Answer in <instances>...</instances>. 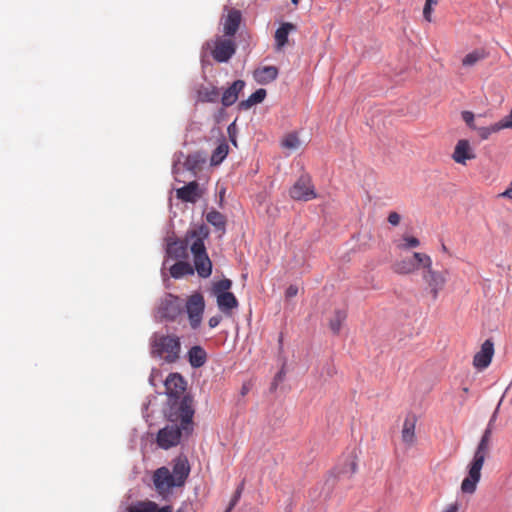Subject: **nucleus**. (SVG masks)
<instances>
[{"label":"nucleus","mask_w":512,"mask_h":512,"mask_svg":"<svg viewBox=\"0 0 512 512\" xmlns=\"http://www.w3.org/2000/svg\"><path fill=\"white\" fill-rule=\"evenodd\" d=\"M206 220L208 221V223H210L211 225L215 226L218 229H225L226 218L222 213L216 210L210 211L206 215Z\"/></svg>","instance_id":"nucleus-32"},{"label":"nucleus","mask_w":512,"mask_h":512,"mask_svg":"<svg viewBox=\"0 0 512 512\" xmlns=\"http://www.w3.org/2000/svg\"><path fill=\"white\" fill-rule=\"evenodd\" d=\"M186 312L189 319L190 327L196 330L200 327L205 309V301L203 295L194 293L188 297L186 301Z\"/></svg>","instance_id":"nucleus-8"},{"label":"nucleus","mask_w":512,"mask_h":512,"mask_svg":"<svg viewBox=\"0 0 512 512\" xmlns=\"http://www.w3.org/2000/svg\"><path fill=\"white\" fill-rule=\"evenodd\" d=\"M441 249L443 252L447 253L448 252V249L446 247V245L443 243L442 246H441Z\"/></svg>","instance_id":"nucleus-49"},{"label":"nucleus","mask_w":512,"mask_h":512,"mask_svg":"<svg viewBox=\"0 0 512 512\" xmlns=\"http://www.w3.org/2000/svg\"><path fill=\"white\" fill-rule=\"evenodd\" d=\"M242 21V14L237 9H229L222 17L223 33L225 37L232 38L238 31Z\"/></svg>","instance_id":"nucleus-14"},{"label":"nucleus","mask_w":512,"mask_h":512,"mask_svg":"<svg viewBox=\"0 0 512 512\" xmlns=\"http://www.w3.org/2000/svg\"><path fill=\"white\" fill-rule=\"evenodd\" d=\"M437 0H425V4H429L430 6L437 5Z\"/></svg>","instance_id":"nucleus-47"},{"label":"nucleus","mask_w":512,"mask_h":512,"mask_svg":"<svg viewBox=\"0 0 512 512\" xmlns=\"http://www.w3.org/2000/svg\"><path fill=\"white\" fill-rule=\"evenodd\" d=\"M415 426H416V419L414 417H407L404 420L403 428L401 431V438H402V441L408 446L413 445L415 442V439H416Z\"/></svg>","instance_id":"nucleus-23"},{"label":"nucleus","mask_w":512,"mask_h":512,"mask_svg":"<svg viewBox=\"0 0 512 512\" xmlns=\"http://www.w3.org/2000/svg\"><path fill=\"white\" fill-rule=\"evenodd\" d=\"M151 354L168 364L177 362L181 354L180 337L176 334L154 333L150 340Z\"/></svg>","instance_id":"nucleus-3"},{"label":"nucleus","mask_w":512,"mask_h":512,"mask_svg":"<svg viewBox=\"0 0 512 512\" xmlns=\"http://www.w3.org/2000/svg\"><path fill=\"white\" fill-rule=\"evenodd\" d=\"M508 118H510V120H512V110L510 111Z\"/></svg>","instance_id":"nucleus-53"},{"label":"nucleus","mask_w":512,"mask_h":512,"mask_svg":"<svg viewBox=\"0 0 512 512\" xmlns=\"http://www.w3.org/2000/svg\"><path fill=\"white\" fill-rule=\"evenodd\" d=\"M165 415L170 423L182 426L186 434H189L192 430V418L194 415L192 399L189 396L168 398Z\"/></svg>","instance_id":"nucleus-5"},{"label":"nucleus","mask_w":512,"mask_h":512,"mask_svg":"<svg viewBox=\"0 0 512 512\" xmlns=\"http://www.w3.org/2000/svg\"><path fill=\"white\" fill-rule=\"evenodd\" d=\"M202 193L199 184L196 181H191L187 185L176 190V196L183 202L195 203Z\"/></svg>","instance_id":"nucleus-16"},{"label":"nucleus","mask_w":512,"mask_h":512,"mask_svg":"<svg viewBox=\"0 0 512 512\" xmlns=\"http://www.w3.org/2000/svg\"><path fill=\"white\" fill-rule=\"evenodd\" d=\"M506 128L512 129V120H510L508 117L494 124V130L500 131Z\"/></svg>","instance_id":"nucleus-38"},{"label":"nucleus","mask_w":512,"mask_h":512,"mask_svg":"<svg viewBox=\"0 0 512 512\" xmlns=\"http://www.w3.org/2000/svg\"><path fill=\"white\" fill-rule=\"evenodd\" d=\"M213 59L219 63L228 62L236 52V43L230 37L216 36L205 43Z\"/></svg>","instance_id":"nucleus-7"},{"label":"nucleus","mask_w":512,"mask_h":512,"mask_svg":"<svg viewBox=\"0 0 512 512\" xmlns=\"http://www.w3.org/2000/svg\"><path fill=\"white\" fill-rule=\"evenodd\" d=\"M193 273V267L185 261H179L170 268V274L173 278H181L185 275H192Z\"/></svg>","instance_id":"nucleus-26"},{"label":"nucleus","mask_w":512,"mask_h":512,"mask_svg":"<svg viewBox=\"0 0 512 512\" xmlns=\"http://www.w3.org/2000/svg\"><path fill=\"white\" fill-rule=\"evenodd\" d=\"M209 235V229L205 225H201L196 229H192L189 237H196L191 243V253L193 254L194 267L197 274L202 278H208L212 273V262L206 252L204 240Z\"/></svg>","instance_id":"nucleus-4"},{"label":"nucleus","mask_w":512,"mask_h":512,"mask_svg":"<svg viewBox=\"0 0 512 512\" xmlns=\"http://www.w3.org/2000/svg\"><path fill=\"white\" fill-rule=\"evenodd\" d=\"M221 320L222 317L220 315L212 316L208 321V325L210 328H215L220 324Z\"/></svg>","instance_id":"nucleus-42"},{"label":"nucleus","mask_w":512,"mask_h":512,"mask_svg":"<svg viewBox=\"0 0 512 512\" xmlns=\"http://www.w3.org/2000/svg\"><path fill=\"white\" fill-rule=\"evenodd\" d=\"M494 356V343L491 339H487L481 345L480 350L473 357V366L482 371L486 369Z\"/></svg>","instance_id":"nucleus-13"},{"label":"nucleus","mask_w":512,"mask_h":512,"mask_svg":"<svg viewBox=\"0 0 512 512\" xmlns=\"http://www.w3.org/2000/svg\"><path fill=\"white\" fill-rule=\"evenodd\" d=\"M241 493H242V486H240L239 488H237L234 496L232 497L229 505L235 507V505L238 503L239 499H240V496H241Z\"/></svg>","instance_id":"nucleus-44"},{"label":"nucleus","mask_w":512,"mask_h":512,"mask_svg":"<svg viewBox=\"0 0 512 512\" xmlns=\"http://www.w3.org/2000/svg\"><path fill=\"white\" fill-rule=\"evenodd\" d=\"M183 303L177 296L171 294L167 295L158 308V313L161 318L174 321L182 313Z\"/></svg>","instance_id":"nucleus-10"},{"label":"nucleus","mask_w":512,"mask_h":512,"mask_svg":"<svg viewBox=\"0 0 512 512\" xmlns=\"http://www.w3.org/2000/svg\"><path fill=\"white\" fill-rule=\"evenodd\" d=\"M234 507L229 505L225 512H231Z\"/></svg>","instance_id":"nucleus-50"},{"label":"nucleus","mask_w":512,"mask_h":512,"mask_svg":"<svg viewBox=\"0 0 512 512\" xmlns=\"http://www.w3.org/2000/svg\"><path fill=\"white\" fill-rule=\"evenodd\" d=\"M298 293V288L295 285H290L285 292L287 298L295 297Z\"/></svg>","instance_id":"nucleus-43"},{"label":"nucleus","mask_w":512,"mask_h":512,"mask_svg":"<svg viewBox=\"0 0 512 512\" xmlns=\"http://www.w3.org/2000/svg\"><path fill=\"white\" fill-rule=\"evenodd\" d=\"M165 389L168 398H182L181 395L186 389V381L179 373H171L165 380Z\"/></svg>","instance_id":"nucleus-15"},{"label":"nucleus","mask_w":512,"mask_h":512,"mask_svg":"<svg viewBox=\"0 0 512 512\" xmlns=\"http://www.w3.org/2000/svg\"><path fill=\"white\" fill-rule=\"evenodd\" d=\"M266 97L265 89H258L254 93H252L248 99L243 100L239 104V108L243 110H247L251 108L253 105L261 103Z\"/></svg>","instance_id":"nucleus-27"},{"label":"nucleus","mask_w":512,"mask_h":512,"mask_svg":"<svg viewBox=\"0 0 512 512\" xmlns=\"http://www.w3.org/2000/svg\"><path fill=\"white\" fill-rule=\"evenodd\" d=\"M476 130H477L480 138L483 140L488 139L492 133L498 132V130H494V124L489 127H480V128L476 127Z\"/></svg>","instance_id":"nucleus-36"},{"label":"nucleus","mask_w":512,"mask_h":512,"mask_svg":"<svg viewBox=\"0 0 512 512\" xmlns=\"http://www.w3.org/2000/svg\"><path fill=\"white\" fill-rule=\"evenodd\" d=\"M192 230H189L183 240L176 239L167 243V254L175 259H186L188 257V245L196 239V237H189Z\"/></svg>","instance_id":"nucleus-12"},{"label":"nucleus","mask_w":512,"mask_h":512,"mask_svg":"<svg viewBox=\"0 0 512 512\" xmlns=\"http://www.w3.org/2000/svg\"><path fill=\"white\" fill-rule=\"evenodd\" d=\"M484 52L480 50L472 51L471 53H468L462 60V64L464 66H473L476 64L479 60L484 58Z\"/></svg>","instance_id":"nucleus-33"},{"label":"nucleus","mask_w":512,"mask_h":512,"mask_svg":"<svg viewBox=\"0 0 512 512\" xmlns=\"http://www.w3.org/2000/svg\"><path fill=\"white\" fill-rule=\"evenodd\" d=\"M245 82L243 80L234 81L230 87H228L222 95L221 103L225 107L233 105L239 97V93L244 89Z\"/></svg>","instance_id":"nucleus-18"},{"label":"nucleus","mask_w":512,"mask_h":512,"mask_svg":"<svg viewBox=\"0 0 512 512\" xmlns=\"http://www.w3.org/2000/svg\"><path fill=\"white\" fill-rule=\"evenodd\" d=\"M296 27L291 23H283L275 32L276 48L280 50L288 42V35Z\"/></svg>","instance_id":"nucleus-25"},{"label":"nucleus","mask_w":512,"mask_h":512,"mask_svg":"<svg viewBox=\"0 0 512 512\" xmlns=\"http://www.w3.org/2000/svg\"><path fill=\"white\" fill-rule=\"evenodd\" d=\"M257 83L265 85L274 81L278 76V69L275 66H263L257 68L253 73Z\"/></svg>","instance_id":"nucleus-19"},{"label":"nucleus","mask_w":512,"mask_h":512,"mask_svg":"<svg viewBox=\"0 0 512 512\" xmlns=\"http://www.w3.org/2000/svg\"><path fill=\"white\" fill-rule=\"evenodd\" d=\"M462 119L465 121V123L472 129H476V126L474 125V114L470 111H463L462 112Z\"/></svg>","instance_id":"nucleus-37"},{"label":"nucleus","mask_w":512,"mask_h":512,"mask_svg":"<svg viewBox=\"0 0 512 512\" xmlns=\"http://www.w3.org/2000/svg\"><path fill=\"white\" fill-rule=\"evenodd\" d=\"M291 2H292L294 5H298L299 0H291Z\"/></svg>","instance_id":"nucleus-51"},{"label":"nucleus","mask_w":512,"mask_h":512,"mask_svg":"<svg viewBox=\"0 0 512 512\" xmlns=\"http://www.w3.org/2000/svg\"><path fill=\"white\" fill-rule=\"evenodd\" d=\"M419 266H422V264H419L418 261L414 258H405L399 261H396L393 264V271L399 275H408L414 273L416 270H418Z\"/></svg>","instance_id":"nucleus-20"},{"label":"nucleus","mask_w":512,"mask_h":512,"mask_svg":"<svg viewBox=\"0 0 512 512\" xmlns=\"http://www.w3.org/2000/svg\"><path fill=\"white\" fill-rule=\"evenodd\" d=\"M232 282L229 279H222L216 282L213 286V292L215 296L219 293H230L228 290L231 288Z\"/></svg>","instance_id":"nucleus-34"},{"label":"nucleus","mask_w":512,"mask_h":512,"mask_svg":"<svg viewBox=\"0 0 512 512\" xmlns=\"http://www.w3.org/2000/svg\"><path fill=\"white\" fill-rule=\"evenodd\" d=\"M401 217L397 212H390L388 215V222L393 225L397 226L400 223Z\"/></svg>","instance_id":"nucleus-39"},{"label":"nucleus","mask_w":512,"mask_h":512,"mask_svg":"<svg viewBox=\"0 0 512 512\" xmlns=\"http://www.w3.org/2000/svg\"><path fill=\"white\" fill-rule=\"evenodd\" d=\"M403 244L400 245L401 249L416 248L420 245V241L414 236H403Z\"/></svg>","instance_id":"nucleus-35"},{"label":"nucleus","mask_w":512,"mask_h":512,"mask_svg":"<svg viewBox=\"0 0 512 512\" xmlns=\"http://www.w3.org/2000/svg\"><path fill=\"white\" fill-rule=\"evenodd\" d=\"M190 473V465L185 456H178L172 461V471L165 466L156 469L152 480L156 492L166 497L175 487H182Z\"/></svg>","instance_id":"nucleus-1"},{"label":"nucleus","mask_w":512,"mask_h":512,"mask_svg":"<svg viewBox=\"0 0 512 512\" xmlns=\"http://www.w3.org/2000/svg\"><path fill=\"white\" fill-rule=\"evenodd\" d=\"M290 196L294 200L302 201H309L316 198V193L310 178L301 176L290 189Z\"/></svg>","instance_id":"nucleus-11"},{"label":"nucleus","mask_w":512,"mask_h":512,"mask_svg":"<svg viewBox=\"0 0 512 512\" xmlns=\"http://www.w3.org/2000/svg\"><path fill=\"white\" fill-rule=\"evenodd\" d=\"M188 361L193 368H200L207 361V353L201 346H193L188 351Z\"/></svg>","instance_id":"nucleus-22"},{"label":"nucleus","mask_w":512,"mask_h":512,"mask_svg":"<svg viewBox=\"0 0 512 512\" xmlns=\"http://www.w3.org/2000/svg\"><path fill=\"white\" fill-rule=\"evenodd\" d=\"M474 158L475 154L470 147L469 141L465 139L459 140L452 154V159L456 163L465 165L467 160H472Z\"/></svg>","instance_id":"nucleus-17"},{"label":"nucleus","mask_w":512,"mask_h":512,"mask_svg":"<svg viewBox=\"0 0 512 512\" xmlns=\"http://www.w3.org/2000/svg\"><path fill=\"white\" fill-rule=\"evenodd\" d=\"M460 509V503L455 501L448 504L441 512H458Z\"/></svg>","instance_id":"nucleus-41"},{"label":"nucleus","mask_w":512,"mask_h":512,"mask_svg":"<svg viewBox=\"0 0 512 512\" xmlns=\"http://www.w3.org/2000/svg\"><path fill=\"white\" fill-rule=\"evenodd\" d=\"M176 512H186L183 507L179 508Z\"/></svg>","instance_id":"nucleus-52"},{"label":"nucleus","mask_w":512,"mask_h":512,"mask_svg":"<svg viewBox=\"0 0 512 512\" xmlns=\"http://www.w3.org/2000/svg\"><path fill=\"white\" fill-rule=\"evenodd\" d=\"M186 433L178 424H168L157 433L156 442L162 449H169L180 443L182 434Z\"/></svg>","instance_id":"nucleus-9"},{"label":"nucleus","mask_w":512,"mask_h":512,"mask_svg":"<svg viewBox=\"0 0 512 512\" xmlns=\"http://www.w3.org/2000/svg\"><path fill=\"white\" fill-rule=\"evenodd\" d=\"M346 318L347 312L345 310H335L329 322V327L334 334H338L340 332L342 324L346 320Z\"/></svg>","instance_id":"nucleus-28"},{"label":"nucleus","mask_w":512,"mask_h":512,"mask_svg":"<svg viewBox=\"0 0 512 512\" xmlns=\"http://www.w3.org/2000/svg\"><path fill=\"white\" fill-rule=\"evenodd\" d=\"M414 258L419 264H422L425 269L423 272V279L429 287L430 294L433 300H436L446 285V276L440 271L432 268V259L429 255L420 252H414Z\"/></svg>","instance_id":"nucleus-6"},{"label":"nucleus","mask_w":512,"mask_h":512,"mask_svg":"<svg viewBox=\"0 0 512 512\" xmlns=\"http://www.w3.org/2000/svg\"><path fill=\"white\" fill-rule=\"evenodd\" d=\"M197 97L201 102L214 103L219 98V90L212 85H201L197 90Z\"/></svg>","instance_id":"nucleus-24"},{"label":"nucleus","mask_w":512,"mask_h":512,"mask_svg":"<svg viewBox=\"0 0 512 512\" xmlns=\"http://www.w3.org/2000/svg\"><path fill=\"white\" fill-rule=\"evenodd\" d=\"M502 197H505V198H509V199H512V180H511V183H510V187L508 189H506L502 194H501Z\"/></svg>","instance_id":"nucleus-45"},{"label":"nucleus","mask_w":512,"mask_h":512,"mask_svg":"<svg viewBox=\"0 0 512 512\" xmlns=\"http://www.w3.org/2000/svg\"><path fill=\"white\" fill-rule=\"evenodd\" d=\"M432 11L433 6H430L429 4H425L423 8V16L426 21L431 22L432 21Z\"/></svg>","instance_id":"nucleus-40"},{"label":"nucleus","mask_w":512,"mask_h":512,"mask_svg":"<svg viewBox=\"0 0 512 512\" xmlns=\"http://www.w3.org/2000/svg\"><path fill=\"white\" fill-rule=\"evenodd\" d=\"M155 512H173V511H172V507L171 506H163L161 508H159L157 506V510H155Z\"/></svg>","instance_id":"nucleus-46"},{"label":"nucleus","mask_w":512,"mask_h":512,"mask_svg":"<svg viewBox=\"0 0 512 512\" xmlns=\"http://www.w3.org/2000/svg\"><path fill=\"white\" fill-rule=\"evenodd\" d=\"M157 504L153 501H138L127 508L128 512H155Z\"/></svg>","instance_id":"nucleus-30"},{"label":"nucleus","mask_w":512,"mask_h":512,"mask_svg":"<svg viewBox=\"0 0 512 512\" xmlns=\"http://www.w3.org/2000/svg\"><path fill=\"white\" fill-rule=\"evenodd\" d=\"M216 299L218 308L226 315H231L232 310L238 307V300L233 293H219Z\"/></svg>","instance_id":"nucleus-21"},{"label":"nucleus","mask_w":512,"mask_h":512,"mask_svg":"<svg viewBox=\"0 0 512 512\" xmlns=\"http://www.w3.org/2000/svg\"><path fill=\"white\" fill-rule=\"evenodd\" d=\"M300 145L301 141L296 132L286 134L281 141V146L290 151L297 150Z\"/></svg>","instance_id":"nucleus-31"},{"label":"nucleus","mask_w":512,"mask_h":512,"mask_svg":"<svg viewBox=\"0 0 512 512\" xmlns=\"http://www.w3.org/2000/svg\"><path fill=\"white\" fill-rule=\"evenodd\" d=\"M248 392V387L246 385H244L241 389V394L242 395H245L246 393Z\"/></svg>","instance_id":"nucleus-48"},{"label":"nucleus","mask_w":512,"mask_h":512,"mask_svg":"<svg viewBox=\"0 0 512 512\" xmlns=\"http://www.w3.org/2000/svg\"><path fill=\"white\" fill-rule=\"evenodd\" d=\"M355 467H356V464L353 463V467H352L353 471H355Z\"/></svg>","instance_id":"nucleus-54"},{"label":"nucleus","mask_w":512,"mask_h":512,"mask_svg":"<svg viewBox=\"0 0 512 512\" xmlns=\"http://www.w3.org/2000/svg\"><path fill=\"white\" fill-rule=\"evenodd\" d=\"M496 413H494L492 419L489 421L487 428L485 429L477 448L474 452L471 462L468 464L467 476L462 480L461 492L463 494H474L477 485L481 479V470L484 466L486 458L490 454V442L492 436V423L495 419Z\"/></svg>","instance_id":"nucleus-2"},{"label":"nucleus","mask_w":512,"mask_h":512,"mask_svg":"<svg viewBox=\"0 0 512 512\" xmlns=\"http://www.w3.org/2000/svg\"><path fill=\"white\" fill-rule=\"evenodd\" d=\"M228 151V144L225 141L221 142L211 155V165H219L226 158Z\"/></svg>","instance_id":"nucleus-29"}]
</instances>
